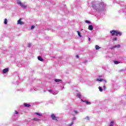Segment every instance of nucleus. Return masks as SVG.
Wrapping results in <instances>:
<instances>
[{"label":"nucleus","mask_w":126,"mask_h":126,"mask_svg":"<svg viewBox=\"0 0 126 126\" xmlns=\"http://www.w3.org/2000/svg\"><path fill=\"white\" fill-rule=\"evenodd\" d=\"M121 47V45L118 44L117 45H115L113 47V49H115V48H120Z\"/></svg>","instance_id":"11"},{"label":"nucleus","mask_w":126,"mask_h":126,"mask_svg":"<svg viewBox=\"0 0 126 126\" xmlns=\"http://www.w3.org/2000/svg\"><path fill=\"white\" fill-rule=\"evenodd\" d=\"M114 63H115V64H119V63H120V62L117 61H114Z\"/></svg>","instance_id":"17"},{"label":"nucleus","mask_w":126,"mask_h":126,"mask_svg":"<svg viewBox=\"0 0 126 126\" xmlns=\"http://www.w3.org/2000/svg\"><path fill=\"white\" fill-rule=\"evenodd\" d=\"M90 40H91V38H89V41H90Z\"/></svg>","instance_id":"34"},{"label":"nucleus","mask_w":126,"mask_h":126,"mask_svg":"<svg viewBox=\"0 0 126 126\" xmlns=\"http://www.w3.org/2000/svg\"><path fill=\"white\" fill-rule=\"evenodd\" d=\"M98 89H99V91H100V92H102L103 91V89H102V88H101V87H98Z\"/></svg>","instance_id":"22"},{"label":"nucleus","mask_w":126,"mask_h":126,"mask_svg":"<svg viewBox=\"0 0 126 126\" xmlns=\"http://www.w3.org/2000/svg\"><path fill=\"white\" fill-rule=\"evenodd\" d=\"M110 33H111L112 36H122V33L121 32H119V31H115V30H112L110 32Z\"/></svg>","instance_id":"2"},{"label":"nucleus","mask_w":126,"mask_h":126,"mask_svg":"<svg viewBox=\"0 0 126 126\" xmlns=\"http://www.w3.org/2000/svg\"><path fill=\"white\" fill-rule=\"evenodd\" d=\"M73 120H76V118L74 117V118H73Z\"/></svg>","instance_id":"33"},{"label":"nucleus","mask_w":126,"mask_h":126,"mask_svg":"<svg viewBox=\"0 0 126 126\" xmlns=\"http://www.w3.org/2000/svg\"><path fill=\"white\" fill-rule=\"evenodd\" d=\"M24 105L25 107H26L27 108H29V107H31V105L27 103H24Z\"/></svg>","instance_id":"9"},{"label":"nucleus","mask_w":126,"mask_h":126,"mask_svg":"<svg viewBox=\"0 0 126 126\" xmlns=\"http://www.w3.org/2000/svg\"><path fill=\"white\" fill-rule=\"evenodd\" d=\"M103 89H104V90H106V86H103Z\"/></svg>","instance_id":"28"},{"label":"nucleus","mask_w":126,"mask_h":126,"mask_svg":"<svg viewBox=\"0 0 126 126\" xmlns=\"http://www.w3.org/2000/svg\"><path fill=\"white\" fill-rule=\"evenodd\" d=\"M30 46H31L30 44H29V47H30Z\"/></svg>","instance_id":"35"},{"label":"nucleus","mask_w":126,"mask_h":126,"mask_svg":"<svg viewBox=\"0 0 126 126\" xmlns=\"http://www.w3.org/2000/svg\"><path fill=\"white\" fill-rule=\"evenodd\" d=\"M77 32L78 33V35L79 37H82V36L81 35V34L80 33V32L79 31H77Z\"/></svg>","instance_id":"15"},{"label":"nucleus","mask_w":126,"mask_h":126,"mask_svg":"<svg viewBox=\"0 0 126 126\" xmlns=\"http://www.w3.org/2000/svg\"><path fill=\"white\" fill-rule=\"evenodd\" d=\"M93 7L96 10H101L104 8V2H100L98 4L95 5H93Z\"/></svg>","instance_id":"1"},{"label":"nucleus","mask_w":126,"mask_h":126,"mask_svg":"<svg viewBox=\"0 0 126 126\" xmlns=\"http://www.w3.org/2000/svg\"><path fill=\"white\" fill-rule=\"evenodd\" d=\"M89 30H91V31H92L93 30V26L92 25H89L88 27Z\"/></svg>","instance_id":"7"},{"label":"nucleus","mask_w":126,"mask_h":126,"mask_svg":"<svg viewBox=\"0 0 126 126\" xmlns=\"http://www.w3.org/2000/svg\"><path fill=\"white\" fill-rule=\"evenodd\" d=\"M3 73H6V72H8V68H6L3 70Z\"/></svg>","instance_id":"5"},{"label":"nucleus","mask_w":126,"mask_h":126,"mask_svg":"<svg viewBox=\"0 0 126 126\" xmlns=\"http://www.w3.org/2000/svg\"><path fill=\"white\" fill-rule=\"evenodd\" d=\"M35 28V27L34 26H32V27H31V29L32 30H33V29H34Z\"/></svg>","instance_id":"23"},{"label":"nucleus","mask_w":126,"mask_h":126,"mask_svg":"<svg viewBox=\"0 0 126 126\" xmlns=\"http://www.w3.org/2000/svg\"><path fill=\"white\" fill-rule=\"evenodd\" d=\"M4 24H5V25L7 24V19H4Z\"/></svg>","instance_id":"21"},{"label":"nucleus","mask_w":126,"mask_h":126,"mask_svg":"<svg viewBox=\"0 0 126 126\" xmlns=\"http://www.w3.org/2000/svg\"><path fill=\"white\" fill-rule=\"evenodd\" d=\"M37 58H38V61H40V62H43L44 61V59H43V58H42V57L40 56H38Z\"/></svg>","instance_id":"8"},{"label":"nucleus","mask_w":126,"mask_h":126,"mask_svg":"<svg viewBox=\"0 0 126 126\" xmlns=\"http://www.w3.org/2000/svg\"><path fill=\"white\" fill-rule=\"evenodd\" d=\"M35 115H37V116H39V117H41L42 116V115L39 113L35 112Z\"/></svg>","instance_id":"19"},{"label":"nucleus","mask_w":126,"mask_h":126,"mask_svg":"<svg viewBox=\"0 0 126 126\" xmlns=\"http://www.w3.org/2000/svg\"><path fill=\"white\" fill-rule=\"evenodd\" d=\"M81 100L82 101V102H85V101H84L83 99H81Z\"/></svg>","instance_id":"32"},{"label":"nucleus","mask_w":126,"mask_h":126,"mask_svg":"<svg viewBox=\"0 0 126 126\" xmlns=\"http://www.w3.org/2000/svg\"><path fill=\"white\" fill-rule=\"evenodd\" d=\"M85 103H86L87 105H91V103L87 100H85Z\"/></svg>","instance_id":"12"},{"label":"nucleus","mask_w":126,"mask_h":126,"mask_svg":"<svg viewBox=\"0 0 126 126\" xmlns=\"http://www.w3.org/2000/svg\"><path fill=\"white\" fill-rule=\"evenodd\" d=\"M15 114H16V115H18V112L17 111H15Z\"/></svg>","instance_id":"26"},{"label":"nucleus","mask_w":126,"mask_h":126,"mask_svg":"<svg viewBox=\"0 0 126 126\" xmlns=\"http://www.w3.org/2000/svg\"><path fill=\"white\" fill-rule=\"evenodd\" d=\"M77 97H78V98H81V94H80V93L77 94Z\"/></svg>","instance_id":"14"},{"label":"nucleus","mask_w":126,"mask_h":126,"mask_svg":"<svg viewBox=\"0 0 126 126\" xmlns=\"http://www.w3.org/2000/svg\"><path fill=\"white\" fill-rule=\"evenodd\" d=\"M48 91L49 92H52L53 91H52V90H49Z\"/></svg>","instance_id":"31"},{"label":"nucleus","mask_w":126,"mask_h":126,"mask_svg":"<svg viewBox=\"0 0 126 126\" xmlns=\"http://www.w3.org/2000/svg\"><path fill=\"white\" fill-rule=\"evenodd\" d=\"M86 23H90V21H89L88 20H86Z\"/></svg>","instance_id":"27"},{"label":"nucleus","mask_w":126,"mask_h":126,"mask_svg":"<svg viewBox=\"0 0 126 126\" xmlns=\"http://www.w3.org/2000/svg\"><path fill=\"white\" fill-rule=\"evenodd\" d=\"M109 126H114V121H112L110 123V124Z\"/></svg>","instance_id":"20"},{"label":"nucleus","mask_w":126,"mask_h":126,"mask_svg":"<svg viewBox=\"0 0 126 126\" xmlns=\"http://www.w3.org/2000/svg\"><path fill=\"white\" fill-rule=\"evenodd\" d=\"M73 125V122H72V123H71V124L69 125V126H71L72 125Z\"/></svg>","instance_id":"30"},{"label":"nucleus","mask_w":126,"mask_h":126,"mask_svg":"<svg viewBox=\"0 0 126 126\" xmlns=\"http://www.w3.org/2000/svg\"><path fill=\"white\" fill-rule=\"evenodd\" d=\"M76 58L77 59H78V58H79V56L78 55H76Z\"/></svg>","instance_id":"29"},{"label":"nucleus","mask_w":126,"mask_h":126,"mask_svg":"<svg viewBox=\"0 0 126 126\" xmlns=\"http://www.w3.org/2000/svg\"><path fill=\"white\" fill-rule=\"evenodd\" d=\"M95 48L96 50H99L100 49V47L98 45H95Z\"/></svg>","instance_id":"18"},{"label":"nucleus","mask_w":126,"mask_h":126,"mask_svg":"<svg viewBox=\"0 0 126 126\" xmlns=\"http://www.w3.org/2000/svg\"><path fill=\"white\" fill-rule=\"evenodd\" d=\"M33 120L35 121L36 122H40V119L37 118H33Z\"/></svg>","instance_id":"13"},{"label":"nucleus","mask_w":126,"mask_h":126,"mask_svg":"<svg viewBox=\"0 0 126 126\" xmlns=\"http://www.w3.org/2000/svg\"><path fill=\"white\" fill-rule=\"evenodd\" d=\"M74 112L76 113V114H78V111L77 110H74Z\"/></svg>","instance_id":"25"},{"label":"nucleus","mask_w":126,"mask_h":126,"mask_svg":"<svg viewBox=\"0 0 126 126\" xmlns=\"http://www.w3.org/2000/svg\"><path fill=\"white\" fill-rule=\"evenodd\" d=\"M55 82H56V83H57V82H60V81H62V80L56 79L55 80Z\"/></svg>","instance_id":"16"},{"label":"nucleus","mask_w":126,"mask_h":126,"mask_svg":"<svg viewBox=\"0 0 126 126\" xmlns=\"http://www.w3.org/2000/svg\"><path fill=\"white\" fill-rule=\"evenodd\" d=\"M96 81H105V83H107V81L104 80L103 79H97Z\"/></svg>","instance_id":"6"},{"label":"nucleus","mask_w":126,"mask_h":126,"mask_svg":"<svg viewBox=\"0 0 126 126\" xmlns=\"http://www.w3.org/2000/svg\"><path fill=\"white\" fill-rule=\"evenodd\" d=\"M117 37H114V38H113V41H117Z\"/></svg>","instance_id":"24"},{"label":"nucleus","mask_w":126,"mask_h":126,"mask_svg":"<svg viewBox=\"0 0 126 126\" xmlns=\"http://www.w3.org/2000/svg\"><path fill=\"white\" fill-rule=\"evenodd\" d=\"M17 3L18 4H19L20 5H21V6L22 7H23V8H27V6L25 4H24V3L21 2V1H17Z\"/></svg>","instance_id":"3"},{"label":"nucleus","mask_w":126,"mask_h":126,"mask_svg":"<svg viewBox=\"0 0 126 126\" xmlns=\"http://www.w3.org/2000/svg\"><path fill=\"white\" fill-rule=\"evenodd\" d=\"M51 117L52 118V120L54 121H57V122H58V119H59V118L56 117V116H55V114H52Z\"/></svg>","instance_id":"4"},{"label":"nucleus","mask_w":126,"mask_h":126,"mask_svg":"<svg viewBox=\"0 0 126 126\" xmlns=\"http://www.w3.org/2000/svg\"><path fill=\"white\" fill-rule=\"evenodd\" d=\"M18 24H20L21 25L23 24V22H21V19H20L18 21Z\"/></svg>","instance_id":"10"}]
</instances>
